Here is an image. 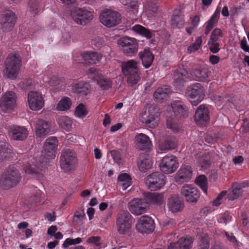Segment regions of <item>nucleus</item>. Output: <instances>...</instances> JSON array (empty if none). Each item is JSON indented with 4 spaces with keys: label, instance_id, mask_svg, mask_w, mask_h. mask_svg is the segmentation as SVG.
<instances>
[{
    "label": "nucleus",
    "instance_id": "6",
    "mask_svg": "<svg viewBox=\"0 0 249 249\" xmlns=\"http://www.w3.org/2000/svg\"><path fill=\"white\" fill-rule=\"evenodd\" d=\"M188 99L193 106L198 105L205 96L204 88L202 85L196 83L188 87L186 90Z\"/></svg>",
    "mask_w": 249,
    "mask_h": 249
},
{
    "label": "nucleus",
    "instance_id": "62",
    "mask_svg": "<svg viewBox=\"0 0 249 249\" xmlns=\"http://www.w3.org/2000/svg\"><path fill=\"white\" fill-rule=\"evenodd\" d=\"M38 5L36 3L30 4V10L34 14H37L38 12Z\"/></svg>",
    "mask_w": 249,
    "mask_h": 249
},
{
    "label": "nucleus",
    "instance_id": "49",
    "mask_svg": "<svg viewBox=\"0 0 249 249\" xmlns=\"http://www.w3.org/2000/svg\"><path fill=\"white\" fill-rule=\"evenodd\" d=\"M43 194L40 191H38L36 192V194L31 197L32 200L33 201V202L36 205H39L43 201Z\"/></svg>",
    "mask_w": 249,
    "mask_h": 249
},
{
    "label": "nucleus",
    "instance_id": "37",
    "mask_svg": "<svg viewBox=\"0 0 249 249\" xmlns=\"http://www.w3.org/2000/svg\"><path fill=\"white\" fill-rule=\"evenodd\" d=\"M12 151V147L9 144L0 141V160L8 158Z\"/></svg>",
    "mask_w": 249,
    "mask_h": 249
},
{
    "label": "nucleus",
    "instance_id": "13",
    "mask_svg": "<svg viewBox=\"0 0 249 249\" xmlns=\"http://www.w3.org/2000/svg\"><path fill=\"white\" fill-rule=\"evenodd\" d=\"M165 176L160 172H154L147 177L146 184L151 191L162 188L165 184Z\"/></svg>",
    "mask_w": 249,
    "mask_h": 249
},
{
    "label": "nucleus",
    "instance_id": "15",
    "mask_svg": "<svg viewBox=\"0 0 249 249\" xmlns=\"http://www.w3.org/2000/svg\"><path fill=\"white\" fill-rule=\"evenodd\" d=\"M141 121L150 128H155L158 125V114L156 112L154 107H149L142 111Z\"/></svg>",
    "mask_w": 249,
    "mask_h": 249
},
{
    "label": "nucleus",
    "instance_id": "38",
    "mask_svg": "<svg viewBox=\"0 0 249 249\" xmlns=\"http://www.w3.org/2000/svg\"><path fill=\"white\" fill-rule=\"evenodd\" d=\"M71 101L70 98L67 97H64L57 104L56 109L57 111H66L71 108Z\"/></svg>",
    "mask_w": 249,
    "mask_h": 249
},
{
    "label": "nucleus",
    "instance_id": "41",
    "mask_svg": "<svg viewBox=\"0 0 249 249\" xmlns=\"http://www.w3.org/2000/svg\"><path fill=\"white\" fill-rule=\"evenodd\" d=\"M123 4L127 5V9L132 12L134 14H136L138 12V1L137 0H128V2L126 0H123Z\"/></svg>",
    "mask_w": 249,
    "mask_h": 249
},
{
    "label": "nucleus",
    "instance_id": "33",
    "mask_svg": "<svg viewBox=\"0 0 249 249\" xmlns=\"http://www.w3.org/2000/svg\"><path fill=\"white\" fill-rule=\"evenodd\" d=\"M83 60L89 64H96L99 63L102 58L101 54L93 52H86L81 54Z\"/></svg>",
    "mask_w": 249,
    "mask_h": 249
},
{
    "label": "nucleus",
    "instance_id": "56",
    "mask_svg": "<svg viewBox=\"0 0 249 249\" xmlns=\"http://www.w3.org/2000/svg\"><path fill=\"white\" fill-rule=\"evenodd\" d=\"M215 23H216L215 22H214L211 19H209L208 21V22H207V25H206V29H205V34L206 35H208L210 33L211 31L213 28L214 24Z\"/></svg>",
    "mask_w": 249,
    "mask_h": 249
},
{
    "label": "nucleus",
    "instance_id": "61",
    "mask_svg": "<svg viewBox=\"0 0 249 249\" xmlns=\"http://www.w3.org/2000/svg\"><path fill=\"white\" fill-rule=\"evenodd\" d=\"M57 230V228L56 226H51L48 228L47 233L51 236H53Z\"/></svg>",
    "mask_w": 249,
    "mask_h": 249
},
{
    "label": "nucleus",
    "instance_id": "47",
    "mask_svg": "<svg viewBox=\"0 0 249 249\" xmlns=\"http://www.w3.org/2000/svg\"><path fill=\"white\" fill-rule=\"evenodd\" d=\"M75 113L77 116L81 117L86 116L88 114V111L84 104H80L76 107Z\"/></svg>",
    "mask_w": 249,
    "mask_h": 249
},
{
    "label": "nucleus",
    "instance_id": "43",
    "mask_svg": "<svg viewBox=\"0 0 249 249\" xmlns=\"http://www.w3.org/2000/svg\"><path fill=\"white\" fill-rule=\"evenodd\" d=\"M202 44V37L199 36L196 39L195 42L192 43L187 48L188 53H191L197 51L201 47Z\"/></svg>",
    "mask_w": 249,
    "mask_h": 249
},
{
    "label": "nucleus",
    "instance_id": "32",
    "mask_svg": "<svg viewBox=\"0 0 249 249\" xmlns=\"http://www.w3.org/2000/svg\"><path fill=\"white\" fill-rule=\"evenodd\" d=\"M171 93V89L167 86L158 88L154 93L155 100L158 102H162L167 99Z\"/></svg>",
    "mask_w": 249,
    "mask_h": 249
},
{
    "label": "nucleus",
    "instance_id": "16",
    "mask_svg": "<svg viewBox=\"0 0 249 249\" xmlns=\"http://www.w3.org/2000/svg\"><path fill=\"white\" fill-rule=\"evenodd\" d=\"M136 227L139 232L142 233H150L153 231L155 228L154 220L147 215L141 216L139 218Z\"/></svg>",
    "mask_w": 249,
    "mask_h": 249
},
{
    "label": "nucleus",
    "instance_id": "27",
    "mask_svg": "<svg viewBox=\"0 0 249 249\" xmlns=\"http://www.w3.org/2000/svg\"><path fill=\"white\" fill-rule=\"evenodd\" d=\"M189 77L188 72L183 68H179L175 71L174 85L177 88H179L183 85Z\"/></svg>",
    "mask_w": 249,
    "mask_h": 249
},
{
    "label": "nucleus",
    "instance_id": "30",
    "mask_svg": "<svg viewBox=\"0 0 249 249\" xmlns=\"http://www.w3.org/2000/svg\"><path fill=\"white\" fill-rule=\"evenodd\" d=\"M89 84L84 81H81L73 85L72 89L74 93L79 94V96H86L90 91Z\"/></svg>",
    "mask_w": 249,
    "mask_h": 249
},
{
    "label": "nucleus",
    "instance_id": "64",
    "mask_svg": "<svg viewBox=\"0 0 249 249\" xmlns=\"http://www.w3.org/2000/svg\"><path fill=\"white\" fill-rule=\"evenodd\" d=\"M241 9H242L241 6L233 7L231 8L230 10L231 14L232 15H237L238 14V13L240 11Z\"/></svg>",
    "mask_w": 249,
    "mask_h": 249
},
{
    "label": "nucleus",
    "instance_id": "54",
    "mask_svg": "<svg viewBox=\"0 0 249 249\" xmlns=\"http://www.w3.org/2000/svg\"><path fill=\"white\" fill-rule=\"evenodd\" d=\"M225 236L228 241L234 245L237 244V241L236 237L233 235L232 233H229L228 232H225Z\"/></svg>",
    "mask_w": 249,
    "mask_h": 249
},
{
    "label": "nucleus",
    "instance_id": "46",
    "mask_svg": "<svg viewBox=\"0 0 249 249\" xmlns=\"http://www.w3.org/2000/svg\"><path fill=\"white\" fill-rule=\"evenodd\" d=\"M209 246L210 242L208 236L207 235L201 236L198 249H209Z\"/></svg>",
    "mask_w": 249,
    "mask_h": 249
},
{
    "label": "nucleus",
    "instance_id": "34",
    "mask_svg": "<svg viewBox=\"0 0 249 249\" xmlns=\"http://www.w3.org/2000/svg\"><path fill=\"white\" fill-rule=\"evenodd\" d=\"M177 146V141L173 136L166 137L160 144L161 150L166 151L175 149Z\"/></svg>",
    "mask_w": 249,
    "mask_h": 249
},
{
    "label": "nucleus",
    "instance_id": "26",
    "mask_svg": "<svg viewBox=\"0 0 249 249\" xmlns=\"http://www.w3.org/2000/svg\"><path fill=\"white\" fill-rule=\"evenodd\" d=\"M51 131L50 124L45 120L39 119L36 124V135L43 137L48 135Z\"/></svg>",
    "mask_w": 249,
    "mask_h": 249
},
{
    "label": "nucleus",
    "instance_id": "20",
    "mask_svg": "<svg viewBox=\"0 0 249 249\" xmlns=\"http://www.w3.org/2000/svg\"><path fill=\"white\" fill-rule=\"evenodd\" d=\"M149 206L144 198H135L130 203V212L135 215H141L146 212Z\"/></svg>",
    "mask_w": 249,
    "mask_h": 249
},
{
    "label": "nucleus",
    "instance_id": "29",
    "mask_svg": "<svg viewBox=\"0 0 249 249\" xmlns=\"http://www.w3.org/2000/svg\"><path fill=\"white\" fill-rule=\"evenodd\" d=\"M143 196L148 206L150 204L161 205L163 200V195L158 193L146 192Z\"/></svg>",
    "mask_w": 249,
    "mask_h": 249
},
{
    "label": "nucleus",
    "instance_id": "21",
    "mask_svg": "<svg viewBox=\"0 0 249 249\" xmlns=\"http://www.w3.org/2000/svg\"><path fill=\"white\" fill-rule=\"evenodd\" d=\"M209 110L205 105L199 106L196 111L195 121L199 125H205L210 120Z\"/></svg>",
    "mask_w": 249,
    "mask_h": 249
},
{
    "label": "nucleus",
    "instance_id": "4",
    "mask_svg": "<svg viewBox=\"0 0 249 249\" xmlns=\"http://www.w3.org/2000/svg\"><path fill=\"white\" fill-rule=\"evenodd\" d=\"M21 66V58L18 53L10 54L5 62L4 73L7 78L15 79Z\"/></svg>",
    "mask_w": 249,
    "mask_h": 249
},
{
    "label": "nucleus",
    "instance_id": "23",
    "mask_svg": "<svg viewBox=\"0 0 249 249\" xmlns=\"http://www.w3.org/2000/svg\"><path fill=\"white\" fill-rule=\"evenodd\" d=\"M167 205L173 213L180 212L184 207L183 199L178 195L171 196L168 200Z\"/></svg>",
    "mask_w": 249,
    "mask_h": 249
},
{
    "label": "nucleus",
    "instance_id": "8",
    "mask_svg": "<svg viewBox=\"0 0 249 249\" xmlns=\"http://www.w3.org/2000/svg\"><path fill=\"white\" fill-rule=\"evenodd\" d=\"M88 74L89 77L97 82L102 90H108L112 87V79L104 76L102 71L94 68H90L88 70Z\"/></svg>",
    "mask_w": 249,
    "mask_h": 249
},
{
    "label": "nucleus",
    "instance_id": "19",
    "mask_svg": "<svg viewBox=\"0 0 249 249\" xmlns=\"http://www.w3.org/2000/svg\"><path fill=\"white\" fill-rule=\"evenodd\" d=\"M16 23L15 13L11 10H5L0 14V23L4 31L11 29Z\"/></svg>",
    "mask_w": 249,
    "mask_h": 249
},
{
    "label": "nucleus",
    "instance_id": "25",
    "mask_svg": "<svg viewBox=\"0 0 249 249\" xmlns=\"http://www.w3.org/2000/svg\"><path fill=\"white\" fill-rule=\"evenodd\" d=\"M192 176V171L189 166H183L178 171L175 180L178 184L188 181Z\"/></svg>",
    "mask_w": 249,
    "mask_h": 249
},
{
    "label": "nucleus",
    "instance_id": "45",
    "mask_svg": "<svg viewBox=\"0 0 249 249\" xmlns=\"http://www.w3.org/2000/svg\"><path fill=\"white\" fill-rule=\"evenodd\" d=\"M245 187V183H243L240 184H239L237 187L234 188L231 192V193L230 195V198L233 200L236 199L241 194V189L242 187Z\"/></svg>",
    "mask_w": 249,
    "mask_h": 249
},
{
    "label": "nucleus",
    "instance_id": "52",
    "mask_svg": "<svg viewBox=\"0 0 249 249\" xmlns=\"http://www.w3.org/2000/svg\"><path fill=\"white\" fill-rule=\"evenodd\" d=\"M85 216V214L83 212L81 213L75 215L73 216V221L78 225H81L83 223V220Z\"/></svg>",
    "mask_w": 249,
    "mask_h": 249
},
{
    "label": "nucleus",
    "instance_id": "5",
    "mask_svg": "<svg viewBox=\"0 0 249 249\" xmlns=\"http://www.w3.org/2000/svg\"><path fill=\"white\" fill-rule=\"evenodd\" d=\"M133 223V217L127 211H120L116 218L115 225L120 234H126L130 231Z\"/></svg>",
    "mask_w": 249,
    "mask_h": 249
},
{
    "label": "nucleus",
    "instance_id": "36",
    "mask_svg": "<svg viewBox=\"0 0 249 249\" xmlns=\"http://www.w3.org/2000/svg\"><path fill=\"white\" fill-rule=\"evenodd\" d=\"M132 29L134 32L145 37L147 39L151 38L155 32V31H151L150 30L139 24L134 25Z\"/></svg>",
    "mask_w": 249,
    "mask_h": 249
},
{
    "label": "nucleus",
    "instance_id": "44",
    "mask_svg": "<svg viewBox=\"0 0 249 249\" xmlns=\"http://www.w3.org/2000/svg\"><path fill=\"white\" fill-rule=\"evenodd\" d=\"M166 125L168 128L172 130L175 132H178L181 130V127L179 124L175 122V121L171 118H168Z\"/></svg>",
    "mask_w": 249,
    "mask_h": 249
},
{
    "label": "nucleus",
    "instance_id": "2",
    "mask_svg": "<svg viewBox=\"0 0 249 249\" xmlns=\"http://www.w3.org/2000/svg\"><path fill=\"white\" fill-rule=\"evenodd\" d=\"M138 62L134 60L124 62L122 64V70L129 86L136 85L140 80L141 72L138 67Z\"/></svg>",
    "mask_w": 249,
    "mask_h": 249
},
{
    "label": "nucleus",
    "instance_id": "3",
    "mask_svg": "<svg viewBox=\"0 0 249 249\" xmlns=\"http://www.w3.org/2000/svg\"><path fill=\"white\" fill-rule=\"evenodd\" d=\"M21 176L16 167L10 166L0 177V186L4 190H8L16 186L20 181Z\"/></svg>",
    "mask_w": 249,
    "mask_h": 249
},
{
    "label": "nucleus",
    "instance_id": "1",
    "mask_svg": "<svg viewBox=\"0 0 249 249\" xmlns=\"http://www.w3.org/2000/svg\"><path fill=\"white\" fill-rule=\"evenodd\" d=\"M58 140L55 137H50L46 140L44 145V150L46 159L39 165H32L30 163L24 165L25 172L32 177H36L40 174L41 171L47 167V160L50 158H53L55 156L56 150L58 145Z\"/></svg>",
    "mask_w": 249,
    "mask_h": 249
},
{
    "label": "nucleus",
    "instance_id": "57",
    "mask_svg": "<svg viewBox=\"0 0 249 249\" xmlns=\"http://www.w3.org/2000/svg\"><path fill=\"white\" fill-rule=\"evenodd\" d=\"M220 8L219 7H217L214 13L212 16L211 18L210 19L217 22L220 16Z\"/></svg>",
    "mask_w": 249,
    "mask_h": 249
},
{
    "label": "nucleus",
    "instance_id": "28",
    "mask_svg": "<svg viewBox=\"0 0 249 249\" xmlns=\"http://www.w3.org/2000/svg\"><path fill=\"white\" fill-rule=\"evenodd\" d=\"M172 109L175 116L177 118H186L188 116V108L179 101H176L173 103Z\"/></svg>",
    "mask_w": 249,
    "mask_h": 249
},
{
    "label": "nucleus",
    "instance_id": "24",
    "mask_svg": "<svg viewBox=\"0 0 249 249\" xmlns=\"http://www.w3.org/2000/svg\"><path fill=\"white\" fill-rule=\"evenodd\" d=\"M135 141L137 146L141 150L149 151L152 146L149 137L144 134H137L135 137Z\"/></svg>",
    "mask_w": 249,
    "mask_h": 249
},
{
    "label": "nucleus",
    "instance_id": "22",
    "mask_svg": "<svg viewBox=\"0 0 249 249\" xmlns=\"http://www.w3.org/2000/svg\"><path fill=\"white\" fill-rule=\"evenodd\" d=\"M9 135L14 140L23 141L27 138L28 131L24 126L14 125L10 126Z\"/></svg>",
    "mask_w": 249,
    "mask_h": 249
},
{
    "label": "nucleus",
    "instance_id": "14",
    "mask_svg": "<svg viewBox=\"0 0 249 249\" xmlns=\"http://www.w3.org/2000/svg\"><path fill=\"white\" fill-rule=\"evenodd\" d=\"M17 96L12 91H7L2 94L0 101V108L5 112L14 109L16 106Z\"/></svg>",
    "mask_w": 249,
    "mask_h": 249
},
{
    "label": "nucleus",
    "instance_id": "9",
    "mask_svg": "<svg viewBox=\"0 0 249 249\" xmlns=\"http://www.w3.org/2000/svg\"><path fill=\"white\" fill-rule=\"evenodd\" d=\"M71 16L77 24L85 25L93 18L92 13L85 8L76 7L71 11Z\"/></svg>",
    "mask_w": 249,
    "mask_h": 249
},
{
    "label": "nucleus",
    "instance_id": "31",
    "mask_svg": "<svg viewBox=\"0 0 249 249\" xmlns=\"http://www.w3.org/2000/svg\"><path fill=\"white\" fill-rule=\"evenodd\" d=\"M139 57L142 61V65L145 69L149 68L152 65L154 55L149 49H144L139 53Z\"/></svg>",
    "mask_w": 249,
    "mask_h": 249
},
{
    "label": "nucleus",
    "instance_id": "10",
    "mask_svg": "<svg viewBox=\"0 0 249 249\" xmlns=\"http://www.w3.org/2000/svg\"><path fill=\"white\" fill-rule=\"evenodd\" d=\"M100 18L103 24L108 28H110L120 23L121 16L117 12L107 10L101 13Z\"/></svg>",
    "mask_w": 249,
    "mask_h": 249
},
{
    "label": "nucleus",
    "instance_id": "11",
    "mask_svg": "<svg viewBox=\"0 0 249 249\" xmlns=\"http://www.w3.org/2000/svg\"><path fill=\"white\" fill-rule=\"evenodd\" d=\"M117 44L121 46L124 53L127 55H132L138 51V44L134 38L124 37L117 41Z\"/></svg>",
    "mask_w": 249,
    "mask_h": 249
},
{
    "label": "nucleus",
    "instance_id": "39",
    "mask_svg": "<svg viewBox=\"0 0 249 249\" xmlns=\"http://www.w3.org/2000/svg\"><path fill=\"white\" fill-rule=\"evenodd\" d=\"M184 18L179 10L175 11L172 18V25L176 27L180 28L184 23Z\"/></svg>",
    "mask_w": 249,
    "mask_h": 249
},
{
    "label": "nucleus",
    "instance_id": "51",
    "mask_svg": "<svg viewBox=\"0 0 249 249\" xmlns=\"http://www.w3.org/2000/svg\"><path fill=\"white\" fill-rule=\"evenodd\" d=\"M130 177L126 173L121 174L118 177V181L119 183L128 181H131Z\"/></svg>",
    "mask_w": 249,
    "mask_h": 249
},
{
    "label": "nucleus",
    "instance_id": "7",
    "mask_svg": "<svg viewBox=\"0 0 249 249\" xmlns=\"http://www.w3.org/2000/svg\"><path fill=\"white\" fill-rule=\"evenodd\" d=\"M60 161L61 168L64 172L72 171L74 170L77 161L76 154L69 149L64 150L61 153Z\"/></svg>",
    "mask_w": 249,
    "mask_h": 249
},
{
    "label": "nucleus",
    "instance_id": "60",
    "mask_svg": "<svg viewBox=\"0 0 249 249\" xmlns=\"http://www.w3.org/2000/svg\"><path fill=\"white\" fill-rule=\"evenodd\" d=\"M210 62L213 65H216L218 64L220 61V58L215 55H212L210 56Z\"/></svg>",
    "mask_w": 249,
    "mask_h": 249
},
{
    "label": "nucleus",
    "instance_id": "58",
    "mask_svg": "<svg viewBox=\"0 0 249 249\" xmlns=\"http://www.w3.org/2000/svg\"><path fill=\"white\" fill-rule=\"evenodd\" d=\"M200 22V17L197 15L195 16L191 20V24L193 28H196L199 24Z\"/></svg>",
    "mask_w": 249,
    "mask_h": 249
},
{
    "label": "nucleus",
    "instance_id": "63",
    "mask_svg": "<svg viewBox=\"0 0 249 249\" xmlns=\"http://www.w3.org/2000/svg\"><path fill=\"white\" fill-rule=\"evenodd\" d=\"M72 245H73L72 239L68 238H67L65 240V241L63 244V247L65 248H66L68 247L69 246H71Z\"/></svg>",
    "mask_w": 249,
    "mask_h": 249
},
{
    "label": "nucleus",
    "instance_id": "55",
    "mask_svg": "<svg viewBox=\"0 0 249 249\" xmlns=\"http://www.w3.org/2000/svg\"><path fill=\"white\" fill-rule=\"evenodd\" d=\"M218 137L213 136L211 135H207L205 137V141L208 144H213L216 142Z\"/></svg>",
    "mask_w": 249,
    "mask_h": 249
},
{
    "label": "nucleus",
    "instance_id": "42",
    "mask_svg": "<svg viewBox=\"0 0 249 249\" xmlns=\"http://www.w3.org/2000/svg\"><path fill=\"white\" fill-rule=\"evenodd\" d=\"M196 182L198 186L205 193L207 192V178L204 175H200L196 179Z\"/></svg>",
    "mask_w": 249,
    "mask_h": 249
},
{
    "label": "nucleus",
    "instance_id": "53",
    "mask_svg": "<svg viewBox=\"0 0 249 249\" xmlns=\"http://www.w3.org/2000/svg\"><path fill=\"white\" fill-rule=\"evenodd\" d=\"M100 238L98 236H91L87 239V242L88 243L93 244L98 247L100 245Z\"/></svg>",
    "mask_w": 249,
    "mask_h": 249
},
{
    "label": "nucleus",
    "instance_id": "48",
    "mask_svg": "<svg viewBox=\"0 0 249 249\" xmlns=\"http://www.w3.org/2000/svg\"><path fill=\"white\" fill-rule=\"evenodd\" d=\"M222 36V33L221 30L219 29L215 28L212 31L211 37L209 41L217 42L219 39V37Z\"/></svg>",
    "mask_w": 249,
    "mask_h": 249
},
{
    "label": "nucleus",
    "instance_id": "12",
    "mask_svg": "<svg viewBox=\"0 0 249 249\" xmlns=\"http://www.w3.org/2000/svg\"><path fill=\"white\" fill-rule=\"evenodd\" d=\"M160 169L165 174L174 173L178 167V162L176 156L170 155L162 158L160 164Z\"/></svg>",
    "mask_w": 249,
    "mask_h": 249
},
{
    "label": "nucleus",
    "instance_id": "17",
    "mask_svg": "<svg viewBox=\"0 0 249 249\" xmlns=\"http://www.w3.org/2000/svg\"><path fill=\"white\" fill-rule=\"evenodd\" d=\"M181 194L189 203H196L200 196L199 191L193 185H183L181 190Z\"/></svg>",
    "mask_w": 249,
    "mask_h": 249
},
{
    "label": "nucleus",
    "instance_id": "18",
    "mask_svg": "<svg viewBox=\"0 0 249 249\" xmlns=\"http://www.w3.org/2000/svg\"><path fill=\"white\" fill-rule=\"evenodd\" d=\"M28 103L31 110H38L44 106V100L40 92L30 91L28 94Z\"/></svg>",
    "mask_w": 249,
    "mask_h": 249
},
{
    "label": "nucleus",
    "instance_id": "59",
    "mask_svg": "<svg viewBox=\"0 0 249 249\" xmlns=\"http://www.w3.org/2000/svg\"><path fill=\"white\" fill-rule=\"evenodd\" d=\"M240 47L244 52L249 53V45L247 44L246 39H243L241 41Z\"/></svg>",
    "mask_w": 249,
    "mask_h": 249
},
{
    "label": "nucleus",
    "instance_id": "50",
    "mask_svg": "<svg viewBox=\"0 0 249 249\" xmlns=\"http://www.w3.org/2000/svg\"><path fill=\"white\" fill-rule=\"evenodd\" d=\"M208 45L209 46V49L211 52L213 53H216L219 50V44L216 42H211L208 41Z\"/></svg>",
    "mask_w": 249,
    "mask_h": 249
},
{
    "label": "nucleus",
    "instance_id": "40",
    "mask_svg": "<svg viewBox=\"0 0 249 249\" xmlns=\"http://www.w3.org/2000/svg\"><path fill=\"white\" fill-rule=\"evenodd\" d=\"M152 164L153 161L150 158H144L138 163V168L141 172H145L151 168Z\"/></svg>",
    "mask_w": 249,
    "mask_h": 249
},
{
    "label": "nucleus",
    "instance_id": "35",
    "mask_svg": "<svg viewBox=\"0 0 249 249\" xmlns=\"http://www.w3.org/2000/svg\"><path fill=\"white\" fill-rule=\"evenodd\" d=\"M209 73L208 70L203 68L195 70L193 72V75L196 81L204 82L207 80Z\"/></svg>",
    "mask_w": 249,
    "mask_h": 249
}]
</instances>
